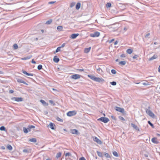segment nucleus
<instances>
[{"label": "nucleus", "instance_id": "f257e3e1", "mask_svg": "<svg viewBox=\"0 0 160 160\" xmlns=\"http://www.w3.org/2000/svg\"><path fill=\"white\" fill-rule=\"evenodd\" d=\"M88 76L92 80L98 82L103 83L105 82L104 80L102 78H97L91 75H88Z\"/></svg>", "mask_w": 160, "mask_h": 160}, {"label": "nucleus", "instance_id": "f03ea898", "mask_svg": "<svg viewBox=\"0 0 160 160\" xmlns=\"http://www.w3.org/2000/svg\"><path fill=\"white\" fill-rule=\"evenodd\" d=\"M98 120L101 121L105 123H106L109 121V119L107 118L102 117L98 119Z\"/></svg>", "mask_w": 160, "mask_h": 160}, {"label": "nucleus", "instance_id": "7ed1b4c3", "mask_svg": "<svg viewBox=\"0 0 160 160\" xmlns=\"http://www.w3.org/2000/svg\"><path fill=\"white\" fill-rule=\"evenodd\" d=\"M146 113L152 118H155L154 114L149 109H146Z\"/></svg>", "mask_w": 160, "mask_h": 160}, {"label": "nucleus", "instance_id": "20e7f679", "mask_svg": "<svg viewBox=\"0 0 160 160\" xmlns=\"http://www.w3.org/2000/svg\"><path fill=\"white\" fill-rule=\"evenodd\" d=\"M77 114V112L76 111L73 110L70 111L68 112L67 113V115L69 117H71Z\"/></svg>", "mask_w": 160, "mask_h": 160}, {"label": "nucleus", "instance_id": "39448f33", "mask_svg": "<svg viewBox=\"0 0 160 160\" xmlns=\"http://www.w3.org/2000/svg\"><path fill=\"white\" fill-rule=\"evenodd\" d=\"M70 78L76 80L80 78V75L78 74H74L70 76Z\"/></svg>", "mask_w": 160, "mask_h": 160}, {"label": "nucleus", "instance_id": "423d86ee", "mask_svg": "<svg viewBox=\"0 0 160 160\" xmlns=\"http://www.w3.org/2000/svg\"><path fill=\"white\" fill-rule=\"evenodd\" d=\"M11 100L18 102L23 101V99L21 97H13L11 98Z\"/></svg>", "mask_w": 160, "mask_h": 160}, {"label": "nucleus", "instance_id": "0eeeda50", "mask_svg": "<svg viewBox=\"0 0 160 160\" xmlns=\"http://www.w3.org/2000/svg\"><path fill=\"white\" fill-rule=\"evenodd\" d=\"M115 109L117 111L120 112L122 113H124V110L123 108H121L118 107H116Z\"/></svg>", "mask_w": 160, "mask_h": 160}, {"label": "nucleus", "instance_id": "6e6552de", "mask_svg": "<svg viewBox=\"0 0 160 160\" xmlns=\"http://www.w3.org/2000/svg\"><path fill=\"white\" fill-rule=\"evenodd\" d=\"M100 35V33L98 32H96L90 34V36L92 37H98Z\"/></svg>", "mask_w": 160, "mask_h": 160}, {"label": "nucleus", "instance_id": "1a4fd4ad", "mask_svg": "<svg viewBox=\"0 0 160 160\" xmlns=\"http://www.w3.org/2000/svg\"><path fill=\"white\" fill-rule=\"evenodd\" d=\"M70 132L72 134H74L76 135H79L80 134V132H79L76 129H72L70 130Z\"/></svg>", "mask_w": 160, "mask_h": 160}, {"label": "nucleus", "instance_id": "9d476101", "mask_svg": "<svg viewBox=\"0 0 160 160\" xmlns=\"http://www.w3.org/2000/svg\"><path fill=\"white\" fill-rule=\"evenodd\" d=\"M17 81L19 83H23L26 85H28V84L23 81L22 79L21 78H17Z\"/></svg>", "mask_w": 160, "mask_h": 160}, {"label": "nucleus", "instance_id": "9b49d317", "mask_svg": "<svg viewBox=\"0 0 160 160\" xmlns=\"http://www.w3.org/2000/svg\"><path fill=\"white\" fill-rule=\"evenodd\" d=\"M131 126L135 129L136 130H137L138 131H140V129L139 128H138L137 126L135 125L133 123H131Z\"/></svg>", "mask_w": 160, "mask_h": 160}, {"label": "nucleus", "instance_id": "f8f14e48", "mask_svg": "<svg viewBox=\"0 0 160 160\" xmlns=\"http://www.w3.org/2000/svg\"><path fill=\"white\" fill-rule=\"evenodd\" d=\"M94 141L96 142L98 144H101L102 143L101 141L98 138L95 137L94 139Z\"/></svg>", "mask_w": 160, "mask_h": 160}, {"label": "nucleus", "instance_id": "ddd939ff", "mask_svg": "<svg viewBox=\"0 0 160 160\" xmlns=\"http://www.w3.org/2000/svg\"><path fill=\"white\" fill-rule=\"evenodd\" d=\"M22 72L23 74H25L26 75H27V76H33L34 74H33L28 73L26 71L23 70H22Z\"/></svg>", "mask_w": 160, "mask_h": 160}, {"label": "nucleus", "instance_id": "4468645a", "mask_svg": "<svg viewBox=\"0 0 160 160\" xmlns=\"http://www.w3.org/2000/svg\"><path fill=\"white\" fill-rule=\"evenodd\" d=\"M79 35L78 33H74L72 34L70 38L72 39H75Z\"/></svg>", "mask_w": 160, "mask_h": 160}, {"label": "nucleus", "instance_id": "2eb2a0df", "mask_svg": "<svg viewBox=\"0 0 160 160\" xmlns=\"http://www.w3.org/2000/svg\"><path fill=\"white\" fill-rule=\"evenodd\" d=\"M40 102L42 103V104L44 106H48V103L46 102L45 101L41 99L40 100Z\"/></svg>", "mask_w": 160, "mask_h": 160}, {"label": "nucleus", "instance_id": "dca6fc26", "mask_svg": "<svg viewBox=\"0 0 160 160\" xmlns=\"http://www.w3.org/2000/svg\"><path fill=\"white\" fill-rule=\"evenodd\" d=\"M53 60L55 62L58 63L59 61V59L57 56H55L53 58Z\"/></svg>", "mask_w": 160, "mask_h": 160}, {"label": "nucleus", "instance_id": "f3484780", "mask_svg": "<svg viewBox=\"0 0 160 160\" xmlns=\"http://www.w3.org/2000/svg\"><path fill=\"white\" fill-rule=\"evenodd\" d=\"M54 124H53L52 122H50L49 125L48 126L50 128L52 129V130H54L55 129V128L54 127Z\"/></svg>", "mask_w": 160, "mask_h": 160}, {"label": "nucleus", "instance_id": "a211bd4d", "mask_svg": "<svg viewBox=\"0 0 160 160\" xmlns=\"http://www.w3.org/2000/svg\"><path fill=\"white\" fill-rule=\"evenodd\" d=\"M157 138H153L152 139V142L155 144H158V142L156 140Z\"/></svg>", "mask_w": 160, "mask_h": 160}, {"label": "nucleus", "instance_id": "6ab92c4d", "mask_svg": "<svg viewBox=\"0 0 160 160\" xmlns=\"http://www.w3.org/2000/svg\"><path fill=\"white\" fill-rule=\"evenodd\" d=\"M32 57V55L28 56L27 57L22 58V59L23 60H26L30 59Z\"/></svg>", "mask_w": 160, "mask_h": 160}, {"label": "nucleus", "instance_id": "aec40b11", "mask_svg": "<svg viewBox=\"0 0 160 160\" xmlns=\"http://www.w3.org/2000/svg\"><path fill=\"white\" fill-rule=\"evenodd\" d=\"M91 47H89L88 48H85L84 50V52H85L86 53H88V52H89V51L91 49Z\"/></svg>", "mask_w": 160, "mask_h": 160}, {"label": "nucleus", "instance_id": "412c9836", "mask_svg": "<svg viewBox=\"0 0 160 160\" xmlns=\"http://www.w3.org/2000/svg\"><path fill=\"white\" fill-rule=\"evenodd\" d=\"M157 56L156 55H154L152 57L149 59V61H152L154 59H156L157 58Z\"/></svg>", "mask_w": 160, "mask_h": 160}, {"label": "nucleus", "instance_id": "4be33fe9", "mask_svg": "<svg viewBox=\"0 0 160 160\" xmlns=\"http://www.w3.org/2000/svg\"><path fill=\"white\" fill-rule=\"evenodd\" d=\"M103 155L106 158H111V157L109 154L106 152H103Z\"/></svg>", "mask_w": 160, "mask_h": 160}, {"label": "nucleus", "instance_id": "5701e85b", "mask_svg": "<svg viewBox=\"0 0 160 160\" xmlns=\"http://www.w3.org/2000/svg\"><path fill=\"white\" fill-rule=\"evenodd\" d=\"M80 6H81V3H80V2H78L76 5V9L77 10H78L79 9L80 7Z\"/></svg>", "mask_w": 160, "mask_h": 160}, {"label": "nucleus", "instance_id": "b1692460", "mask_svg": "<svg viewBox=\"0 0 160 160\" xmlns=\"http://www.w3.org/2000/svg\"><path fill=\"white\" fill-rule=\"evenodd\" d=\"M126 63V62L125 61H120L119 62V65L121 66L125 65Z\"/></svg>", "mask_w": 160, "mask_h": 160}, {"label": "nucleus", "instance_id": "393cba45", "mask_svg": "<svg viewBox=\"0 0 160 160\" xmlns=\"http://www.w3.org/2000/svg\"><path fill=\"white\" fill-rule=\"evenodd\" d=\"M97 153L98 155V156L99 157L102 158L103 157V155L102 152H100L99 151H97Z\"/></svg>", "mask_w": 160, "mask_h": 160}, {"label": "nucleus", "instance_id": "a878e982", "mask_svg": "<svg viewBox=\"0 0 160 160\" xmlns=\"http://www.w3.org/2000/svg\"><path fill=\"white\" fill-rule=\"evenodd\" d=\"M57 29L59 31H62L63 28L61 26H59L57 27Z\"/></svg>", "mask_w": 160, "mask_h": 160}, {"label": "nucleus", "instance_id": "bb28decb", "mask_svg": "<svg viewBox=\"0 0 160 160\" xmlns=\"http://www.w3.org/2000/svg\"><path fill=\"white\" fill-rule=\"evenodd\" d=\"M29 141L33 142H37V140L35 138H32L30 139Z\"/></svg>", "mask_w": 160, "mask_h": 160}, {"label": "nucleus", "instance_id": "cd10ccee", "mask_svg": "<svg viewBox=\"0 0 160 160\" xmlns=\"http://www.w3.org/2000/svg\"><path fill=\"white\" fill-rule=\"evenodd\" d=\"M7 148L9 150H12V146L10 144H8L7 145Z\"/></svg>", "mask_w": 160, "mask_h": 160}, {"label": "nucleus", "instance_id": "c85d7f7f", "mask_svg": "<svg viewBox=\"0 0 160 160\" xmlns=\"http://www.w3.org/2000/svg\"><path fill=\"white\" fill-rule=\"evenodd\" d=\"M132 51L133 50L131 49H128L127 50L126 52L130 54L132 52Z\"/></svg>", "mask_w": 160, "mask_h": 160}, {"label": "nucleus", "instance_id": "c756f323", "mask_svg": "<svg viewBox=\"0 0 160 160\" xmlns=\"http://www.w3.org/2000/svg\"><path fill=\"white\" fill-rule=\"evenodd\" d=\"M23 129L24 132L25 133H27L28 132V131L27 129V128H26L25 127H23Z\"/></svg>", "mask_w": 160, "mask_h": 160}, {"label": "nucleus", "instance_id": "7c9ffc66", "mask_svg": "<svg viewBox=\"0 0 160 160\" xmlns=\"http://www.w3.org/2000/svg\"><path fill=\"white\" fill-rule=\"evenodd\" d=\"M52 22V19H50V20L47 21L45 23V24H47V25H49Z\"/></svg>", "mask_w": 160, "mask_h": 160}, {"label": "nucleus", "instance_id": "2f4dec72", "mask_svg": "<svg viewBox=\"0 0 160 160\" xmlns=\"http://www.w3.org/2000/svg\"><path fill=\"white\" fill-rule=\"evenodd\" d=\"M0 130L2 131H6V129L4 126H2L0 127Z\"/></svg>", "mask_w": 160, "mask_h": 160}, {"label": "nucleus", "instance_id": "473e14b6", "mask_svg": "<svg viewBox=\"0 0 160 160\" xmlns=\"http://www.w3.org/2000/svg\"><path fill=\"white\" fill-rule=\"evenodd\" d=\"M61 153L60 152H59L57 154L56 157L57 158H58L61 157Z\"/></svg>", "mask_w": 160, "mask_h": 160}, {"label": "nucleus", "instance_id": "72a5a7b5", "mask_svg": "<svg viewBox=\"0 0 160 160\" xmlns=\"http://www.w3.org/2000/svg\"><path fill=\"white\" fill-rule=\"evenodd\" d=\"M112 153L113 155L114 156H116V157H118V155L116 152L114 151Z\"/></svg>", "mask_w": 160, "mask_h": 160}, {"label": "nucleus", "instance_id": "f704fd0d", "mask_svg": "<svg viewBox=\"0 0 160 160\" xmlns=\"http://www.w3.org/2000/svg\"><path fill=\"white\" fill-rule=\"evenodd\" d=\"M13 47L14 49H17L18 48V46L17 44H14L13 45Z\"/></svg>", "mask_w": 160, "mask_h": 160}, {"label": "nucleus", "instance_id": "c9c22d12", "mask_svg": "<svg viewBox=\"0 0 160 160\" xmlns=\"http://www.w3.org/2000/svg\"><path fill=\"white\" fill-rule=\"evenodd\" d=\"M111 6V4L110 2H108L106 4V6L107 8H109Z\"/></svg>", "mask_w": 160, "mask_h": 160}, {"label": "nucleus", "instance_id": "e433bc0d", "mask_svg": "<svg viewBox=\"0 0 160 160\" xmlns=\"http://www.w3.org/2000/svg\"><path fill=\"white\" fill-rule=\"evenodd\" d=\"M148 123L153 128H154V127L152 123L150 121H148Z\"/></svg>", "mask_w": 160, "mask_h": 160}, {"label": "nucleus", "instance_id": "4c0bfd02", "mask_svg": "<svg viewBox=\"0 0 160 160\" xmlns=\"http://www.w3.org/2000/svg\"><path fill=\"white\" fill-rule=\"evenodd\" d=\"M110 83L113 86H115L116 85L117 83L116 82L113 81L112 82H110Z\"/></svg>", "mask_w": 160, "mask_h": 160}, {"label": "nucleus", "instance_id": "58836bf2", "mask_svg": "<svg viewBox=\"0 0 160 160\" xmlns=\"http://www.w3.org/2000/svg\"><path fill=\"white\" fill-rule=\"evenodd\" d=\"M28 126V129L34 128H35V126L32 125H29Z\"/></svg>", "mask_w": 160, "mask_h": 160}, {"label": "nucleus", "instance_id": "ea45409f", "mask_svg": "<svg viewBox=\"0 0 160 160\" xmlns=\"http://www.w3.org/2000/svg\"><path fill=\"white\" fill-rule=\"evenodd\" d=\"M61 48V47H58L57 49L56 50L55 52H58L59 51H60V48Z\"/></svg>", "mask_w": 160, "mask_h": 160}, {"label": "nucleus", "instance_id": "a19ab883", "mask_svg": "<svg viewBox=\"0 0 160 160\" xmlns=\"http://www.w3.org/2000/svg\"><path fill=\"white\" fill-rule=\"evenodd\" d=\"M23 152L24 153H28L29 151L28 149H24L23 150Z\"/></svg>", "mask_w": 160, "mask_h": 160}, {"label": "nucleus", "instance_id": "79ce46f5", "mask_svg": "<svg viewBox=\"0 0 160 160\" xmlns=\"http://www.w3.org/2000/svg\"><path fill=\"white\" fill-rule=\"evenodd\" d=\"M70 156H71V153H70L69 152H67L65 154V157Z\"/></svg>", "mask_w": 160, "mask_h": 160}, {"label": "nucleus", "instance_id": "37998d69", "mask_svg": "<svg viewBox=\"0 0 160 160\" xmlns=\"http://www.w3.org/2000/svg\"><path fill=\"white\" fill-rule=\"evenodd\" d=\"M42 68V65L40 64L38 65V69L39 70H41Z\"/></svg>", "mask_w": 160, "mask_h": 160}, {"label": "nucleus", "instance_id": "c03bdc74", "mask_svg": "<svg viewBox=\"0 0 160 160\" xmlns=\"http://www.w3.org/2000/svg\"><path fill=\"white\" fill-rule=\"evenodd\" d=\"M57 120L59 121H60V122H63V120L62 119L60 118H59V117H58L57 118Z\"/></svg>", "mask_w": 160, "mask_h": 160}, {"label": "nucleus", "instance_id": "a18cd8bd", "mask_svg": "<svg viewBox=\"0 0 160 160\" xmlns=\"http://www.w3.org/2000/svg\"><path fill=\"white\" fill-rule=\"evenodd\" d=\"M49 102L52 104H53V106H54L55 105V103L52 100H49Z\"/></svg>", "mask_w": 160, "mask_h": 160}, {"label": "nucleus", "instance_id": "49530a36", "mask_svg": "<svg viewBox=\"0 0 160 160\" xmlns=\"http://www.w3.org/2000/svg\"><path fill=\"white\" fill-rule=\"evenodd\" d=\"M111 72L113 74H115L116 73V71L114 69H112L111 71Z\"/></svg>", "mask_w": 160, "mask_h": 160}, {"label": "nucleus", "instance_id": "de8ad7c7", "mask_svg": "<svg viewBox=\"0 0 160 160\" xmlns=\"http://www.w3.org/2000/svg\"><path fill=\"white\" fill-rule=\"evenodd\" d=\"M119 118L120 120H122V121H125V119L122 117V116H119Z\"/></svg>", "mask_w": 160, "mask_h": 160}, {"label": "nucleus", "instance_id": "09e8293b", "mask_svg": "<svg viewBox=\"0 0 160 160\" xmlns=\"http://www.w3.org/2000/svg\"><path fill=\"white\" fill-rule=\"evenodd\" d=\"M75 2H72V3H71V4H70V7L71 8H72V7L73 6H74L75 5Z\"/></svg>", "mask_w": 160, "mask_h": 160}, {"label": "nucleus", "instance_id": "8fccbe9b", "mask_svg": "<svg viewBox=\"0 0 160 160\" xmlns=\"http://www.w3.org/2000/svg\"><path fill=\"white\" fill-rule=\"evenodd\" d=\"M56 2V1H51L49 2H48V4H52Z\"/></svg>", "mask_w": 160, "mask_h": 160}, {"label": "nucleus", "instance_id": "3c124183", "mask_svg": "<svg viewBox=\"0 0 160 160\" xmlns=\"http://www.w3.org/2000/svg\"><path fill=\"white\" fill-rule=\"evenodd\" d=\"M111 118L114 120H116V118L115 117H114L113 116H111Z\"/></svg>", "mask_w": 160, "mask_h": 160}, {"label": "nucleus", "instance_id": "603ef678", "mask_svg": "<svg viewBox=\"0 0 160 160\" xmlns=\"http://www.w3.org/2000/svg\"><path fill=\"white\" fill-rule=\"evenodd\" d=\"M126 57L125 55L124 54H122L120 55L121 58H124Z\"/></svg>", "mask_w": 160, "mask_h": 160}, {"label": "nucleus", "instance_id": "864d4df0", "mask_svg": "<svg viewBox=\"0 0 160 160\" xmlns=\"http://www.w3.org/2000/svg\"><path fill=\"white\" fill-rule=\"evenodd\" d=\"M138 55H135L133 57V59H136V58H137V57H138Z\"/></svg>", "mask_w": 160, "mask_h": 160}, {"label": "nucleus", "instance_id": "5fc2aeb1", "mask_svg": "<svg viewBox=\"0 0 160 160\" xmlns=\"http://www.w3.org/2000/svg\"><path fill=\"white\" fill-rule=\"evenodd\" d=\"M79 160H86L85 158L84 157H82Z\"/></svg>", "mask_w": 160, "mask_h": 160}, {"label": "nucleus", "instance_id": "6e6d98bb", "mask_svg": "<svg viewBox=\"0 0 160 160\" xmlns=\"http://www.w3.org/2000/svg\"><path fill=\"white\" fill-rule=\"evenodd\" d=\"M14 92V91L12 90H9V93H12Z\"/></svg>", "mask_w": 160, "mask_h": 160}, {"label": "nucleus", "instance_id": "4d7b16f0", "mask_svg": "<svg viewBox=\"0 0 160 160\" xmlns=\"http://www.w3.org/2000/svg\"><path fill=\"white\" fill-rule=\"evenodd\" d=\"M65 43H63L61 45L60 47H61V48H63L65 46Z\"/></svg>", "mask_w": 160, "mask_h": 160}, {"label": "nucleus", "instance_id": "13d9d810", "mask_svg": "<svg viewBox=\"0 0 160 160\" xmlns=\"http://www.w3.org/2000/svg\"><path fill=\"white\" fill-rule=\"evenodd\" d=\"M31 62L32 63L35 64L36 63V62L33 59L32 60Z\"/></svg>", "mask_w": 160, "mask_h": 160}, {"label": "nucleus", "instance_id": "bf43d9fd", "mask_svg": "<svg viewBox=\"0 0 160 160\" xmlns=\"http://www.w3.org/2000/svg\"><path fill=\"white\" fill-rule=\"evenodd\" d=\"M142 84L144 85H149V84L148 83H146V82H143L142 83Z\"/></svg>", "mask_w": 160, "mask_h": 160}, {"label": "nucleus", "instance_id": "052dcab7", "mask_svg": "<svg viewBox=\"0 0 160 160\" xmlns=\"http://www.w3.org/2000/svg\"><path fill=\"white\" fill-rule=\"evenodd\" d=\"M150 35V33H147L146 35H145V38H147L148 37V36H149Z\"/></svg>", "mask_w": 160, "mask_h": 160}, {"label": "nucleus", "instance_id": "680f3d73", "mask_svg": "<svg viewBox=\"0 0 160 160\" xmlns=\"http://www.w3.org/2000/svg\"><path fill=\"white\" fill-rule=\"evenodd\" d=\"M118 43V41H116L114 43V45H116Z\"/></svg>", "mask_w": 160, "mask_h": 160}, {"label": "nucleus", "instance_id": "e2e57ef3", "mask_svg": "<svg viewBox=\"0 0 160 160\" xmlns=\"http://www.w3.org/2000/svg\"><path fill=\"white\" fill-rule=\"evenodd\" d=\"M78 70L80 71V72H82V71H84V69H78Z\"/></svg>", "mask_w": 160, "mask_h": 160}, {"label": "nucleus", "instance_id": "0e129e2a", "mask_svg": "<svg viewBox=\"0 0 160 160\" xmlns=\"http://www.w3.org/2000/svg\"><path fill=\"white\" fill-rule=\"evenodd\" d=\"M158 72H160V65L158 67Z\"/></svg>", "mask_w": 160, "mask_h": 160}, {"label": "nucleus", "instance_id": "69168bd1", "mask_svg": "<svg viewBox=\"0 0 160 160\" xmlns=\"http://www.w3.org/2000/svg\"><path fill=\"white\" fill-rule=\"evenodd\" d=\"M125 31H126L127 30V28H124L123 29Z\"/></svg>", "mask_w": 160, "mask_h": 160}, {"label": "nucleus", "instance_id": "338daca9", "mask_svg": "<svg viewBox=\"0 0 160 160\" xmlns=\"http://www.w3.org/2000/svg\"><path fill=\"white\" fill-rule=\"evenodd\" d=\"M1 149H5V147H4V146H2L1 147Z\"/></svg>", "mask_w": 160, "mask_h": 160}, {"label": "nucleus", "instance_id": "774afa93", "mask_svg": "<svg viewBox=\"0 0 160 160\" xmlns=\"http://www.w3.org/2000/svg\"><path fill=\"white\" fill-rule=\"evenodd\" d=\"M114 39H112V40H111L110 41V43H111L112 42V41H114Z\"/></svg>", "mask_w": 160, "mask_h": 160}]
</instances>
